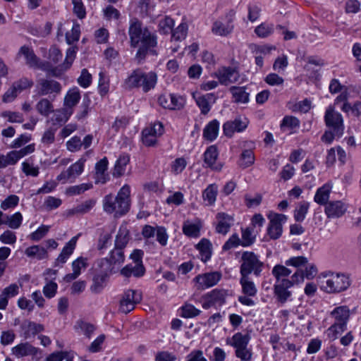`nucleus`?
I'll return each mask as SVG.
<instances>
[{"instance_id":"nucleus-1","label":"nucleus","mask_w":361,"mask_h":361,"mask_svg":"<svg viewBox=\"0 0 361 361\" xmlns=\"http://www.w3.org/2000/svg\"><path fill=\"white\" fill-rule=\"evenodd\" d=\"M130 46L140 47L136 53L135 59L140 63L147 54H156L154 48L157 46V37L147 27H142V24L137 19L130 20L128 29Z\"/></svg>"},{"instance_id":"nucleus-2","label":"nucleus","mask_w":361,"mask_h":361,"mask_svg":"<svg viewBox=\"0 0 361 361\" xmlns=\"http://www.w3.org/2000/svg\"><path fill=\"white\" fill-rule=\"evenodd\" d=\"M130 189L128 185H123L116 196L107 195L103 200V209L109 214H115L116 216L125 214L130 208Z\"/></svg>"},{"instance_id":"nucleus-3","label":"nucleus","mask_w":361,"mask_h":361,"mask_svg":"<svg viewBox=\"0 0 361 361\" xmlns=\"http://www.w3.org/2000/svg\"><path fill=\"white\" fill-rule=\"evenodd\" d=\"M321 289L328 293H339L345 290L350 285L348 276L344 274L325 272L322 274Z\"/></svg>"},{"instance_id":"nucleus-4","label":"nucleus","mask_w":361,"mask_h":361,"mask_svg":"<svg viewBox=\"0 0 361 361\" xmlns=\"http://www.w3.org/2000/svg\"><path fill=\"white\" fill-rule=\"evenodd\" d=\"M240 276H249L253 273L258 276L262 271L264 264L252 252H244L241 257Z\"/></svg>"},{"instance_id":"nucleus-5","label":"nucleus","mask_w":361,"mask_h":361,"mask_svg":"<svg viewBox=\"0 0 361 361\" xmlns=\"http://www.w3.org/2000/svg\"><path fill=\"white\" fill-rule=\"evenodd\" d=\"M324 121L326 126L341 137L344 132V124L342 115L336 111L334 107L329 106L325 112Z\"/></svg>"},{"instance_id":"nucleus-6","label":"nucleus","mask_w":361,"mask_h":361,"mask_svg":"<svg viewBox=\"0 0 361 361\" xmlns=\"http://www.w3.org/2000/svg\"><path fill=\"white\" fill-rule=\"evenodd\" d=\"M228 290L215 288L202 296V306L207 310L213 306H221L226 302Z\"/></svg>"},{"instance_id":"nucleus-7","label":"nucleus","mask_w":361,"mask_h":361,"mask_svg":"<svg viewBox=\"0 0 361 361\" xmlns=\"http://www.w3.org/2000/svg\"><path fill=\"white\" fill-rule=\"evenodd\" d=\"M235 16L234 10H230L225 16V21L221 20L215 21L212 27V32L219 36H226L231 33L234 25L233 24Z\"/></svg>"},{"instance_id":"nucleus-8","label":"nucleus","mask_w":361,"mask_h":361,"mask_svg":"<svg viewBox=\"0 0 361 361\" xmlns=\"http://www.w3.org/2000/svg\"><path fill=\"white\" fill-rule=\"evenodd\" d=\"M125 259L123 250L114 247L109 253V257L99 259L97 265L106 272H112L114 265H120Z\"/></svg>"},{"instance_id":"nucleus-9","label":"nucleus","mask_w":361,"mask_h":361,"mask_svg":"<svg viewBox=\"0 0 361 361\" xmlns=\"http://www.w3.org/2000/svg\"><path fill=\"white\" fill-rule=\"evenodd\" d=\"M36 90L39 96L53 94L55 97L61 93L62 86L56 80L40 78L37 82Z\"/></svg>"},{"instance_id":"nucleus-10","label":"nucleus","mask_w":361,"mask_h":361,"mask_svg":"<svg viewBox=\"0 0 361 361\" xmlns=\"http://www.w3.org/2000/svg\"><path fill=\"white\" fill-rule=\"evenodd\" d=\"M141 294L137 290L129 289L126 290L121 300L119 310L121 312L128 314L133 310L137 303L141 300Z\"/></svg>"},{"instance_id":"nucleus-11","label":"nucleus","mask_w":361,"mask_h":361,"mask_svg":"<svg viewBox=\"0 0 361 361\" xmlns=\"http://www.w3.org/2000/svg\"><path fill=\"white\" fill-rule=\"evenodd\" d=\"M221 279L220 272L212 271L196 276L193 281L196 283L198 290H204L216 285Z\"/></svg>"},{"instance_id":"nucleus-12","label":"nucleus","mask_w":361,"mask_h":361,"mask_svg":"<svg viewBox=\"0 0 361 361\" xmlns=\"http://www.w3.org/2000/svg\"><path fill=\"white\" fill-rule=\"evenodd\" d=\"M293 286V283L288 279L278 281L274 286V294L276 301L280 304H284L291 297V292L288 290Z\"/></svg>"},{"instance_id":"nucleus-13","label":"nucleus","mask_w":361,"mask_h":361,"mask_svg":"<svg viewBox=\"0 0 361 361\" xmlns=\"http://www.w3.org/2000/svg\"><path fill=\"white\" fill-rule=\"evenodd\" d=\"M214 75L218 78L219 82L223 85H228L236 82L239 78V73L232 67H221L215 72Z\"/></svg>"},{"instance_id":"nucleus-14","label":"nucleus","mask_w":361,"mask_h":361,"mask_svg":"<svg viewBox=\"0 0 361 361\" xmlns=\"http://www.w3.org/2000/svg\"><path fill=\"white\" fill-rule=\"evenodd\" d=\"M85 159H80L72 164L66 171L61 172L56 178L59 181L66 182L68 180H74L82 173L84 170Z\"/></svg>"},{"instance_id":"nucleus-15","label":"nucleus","mask_w":361,"mask_h":361,"mask_svg":"<svg viewBox=\"0 0 361 361\" xmlns=\"http://www.w3.org/2000/svg\"><path fill=\"white\" fill-rule=\"evenodd\" d=\"M247 125L248 121L246 118H236L233 121H228L224 124V133L227 137H231L235 132L243 131Z\"/></svg>"},{"instance_id":"nucleus-16","label":"nucleus","mask_w":361,"mask_h":361,"mask_svg":"<svg viewBox=\"0 0 361 361\" xmlns=\"http://www.w3.org/2000/svg\"><path fill=\"white\" fill-rule=\"evenodd\" d=\"M218 154V150L215 145H211L207 147L204 153V162L208 167L217 171H221L223 167L221 164L216 162Z\"/></svg>"},{"instance_id":"nucleus-17","label":"nucleus","mask_w":361,"mask_h":361,"mask_svg":"<svg viewBox=\"0 0 361 361\" xmlns=\"http://www.w3.org/2000/svg\"><path fill=\"white\" fill-rule=\"evenodd\" d=\"M346 210V205L341 201H331L326 204L324 212L328 218H339Z\"/></svg>"},{"instance_id":"nucleus-18","label":"nucleus","mask_w":361,"mask_h":361,"mask_svg":"<svg viewBox=\"0 0 361 361\" xmlns=\"http://www.w3.org/2000/svg\"><path fill=\"white\" fill-rule=\"evenodd\" d=\"M158 102L162 107L169 109H179L183 105L182 98L172 94L159 96Z\"/></svg>"},{"instance_id":"nucleus-19","label":"nucleus","mask_w":361,"mask_h":361,"mask_svg":"<svg viewBox=\"0 0 361 361\" xmlns=\"http://www.w3.org/2000/svg\"><path fill=\"white\" fill-rule=\"evenodd\" d=\"M78 236H79V235L73 237L65 245L61 252L60 253V255H59V257L56 258V259L55 261V266H58L60 264H63L65 262H66V261L68 260L69 257L72 255V253L73 252V251L76 247V243H77V241L78 239Z\"/></svg>"},{"instance_id":"nucleus-20","label":"nucleus","mask_w":361,"mask_h":361,"mask_svg":"<svg viewBox=\"0 0 361 361\" xmlns=\"http://www.w3.org/2000/svg\"><path fill=\"white\" fill-rule=\"evenodd\" d=\"M202 228V222L196 219L193 221H185L183 224V233L190 238H198Z\"/></svg>"},{"instance_id":"nucleus-21","label":"nucleus","mask_w":361,"mask_h":361,"mask_svg":"<svg viewBox=\"0 0 361 361\" xmlns=\"http://www.w3.org/2000/svg\"><path fill=\"white\" fill-rule=\"evenodd\" d=\"M216 219L218 221L216 226V232L226 235L229 231L233 224V217L226 213L220 212L216 214Z\"/></svg>"},{"instance_id":"nucleus-22","label":"nucleus","mask_w":361,"mask_h":361,"mask_svg":"<svg viewBox=\"0 0 361 361\" xmlns=\"http://www.w3.org/2000/svg\"><path fill=\"white\" fill-rule=\"evenodd\" d=\"M246 146L248 149H245L243 151L238 163L239 166L243 169L249 167L253 164L255 161V156L252 152V148L255 147L254 142H247Z\"/></svg>"},{"instance_id":"nucleus-23","label":"nucleus","mask_w":361,"mask_h":361,"mask_svg":"<svg viewBox=\"0 0 361 361\" xmlns=\"http://www.w3.org/2000/svg\"><path fill=\"white\" fill-rule=\"evenodd\" d=\"M108 159L104 157L99 160L95 165V183H105L108 179V173H106L108 168Z\"/></svg>"},{"instance_id":"nucleus-24","label":"nucleus","mask_w":361,"mask_h":361,"mask_svg":"<svg viewBox=\"0 0 361 361\" xmlns=\"http://www.w3.org/2000/svg\"><path fill=\"white\" fill-rule=\"evenodd\" d=\"M145 273V269L142 263L129 264L121 270V275L127 278L131 276L141 277Z\"/></svg>"},{"instance_id":"nucleus-25","label":"nucleus","mask_w":361,"mask_h":361,"mask_svg":"<svg viewBox=\"0 0 361 361\" xmlns=\"http://www.w3.org/2000/svg\"><path fill=\"white\" fill-rule=\"evenodd\" d=\"M102 269V273L97 274L94 276L92 284L90 286V290L94 293H99L106 286L107 279L111 272H106L104 269Z\"/></svg>"},{"instance_id":"nucleus-26","label":"nucleus","mask_w":361,"mask_h":361,"mask_svg":"<svg viewBox=\"0 0 361 361\" xmlns=\"http://www.w3.org/2000/svg\"><path fill=\"white\" fill-rule=\"evenodd\" d=\"M19 293V286L16 283H11L6 287L0 295V310H5L8 305V300L17 295Z\"/></svg>"},{"instance_id":"nucleus-27","label":"nucleus","mask_w":361,"mask_h":361,"mask_svg":"<svg viewBox=\"0 0 361 361\" xmlns=\"http://www.w3.org/2000/svg\"><path fill=\"white\" fill-rule=\"evenodd\" d=\"M73 109H58L54 111L53 116L51 118L52 127L57 126V128L66 122L69 117L73 114Z\"/></svg>"},{"instance_id":"nucleus-28","label":"nucleus","mask_w":361,"mask_h":361,"mask_svg":"<svg viewBox=\"0 0 361 361\" xmlns=\"http://www.w3.org/2000/svg\"><path fill=\"white\" fill-rule=\"evenodd\" d=\"M287 216L282 214L272 215V239L281 237L283 232V224L286 223Z\"/></svg>"},{"instance_id":"nucleus-29","label":"nucleus","mask_w":361,"mask_h":361,"mask_svg":"<svg viewBox=\"0 0 361 361\" xmlns=\"http://www.w3.org/2000/svg\"><path fill=\"white\" fill-rule=\"evenodd\" d=\"M141 85L140 87L145 92L153 89L157 81V75L154 72L145 73L141 70Z\"/></svg>"},{"instance_id":"nucleus-30","label":"nucleus","mask_w":361,"mask_h":361,"mask_svg":"<svg viewBox=\"0 0 361 361\" xmlns=\"http://www.w3.org/2000/svg\"><path fill=\"white\" fill-rule=\"evenodd\" d=\"M11 351L13 355L18 358L28 355H34L37 353L36 348L28 343H20L14 346Z\"/></svg>"},{"instance_id":"nucleus-31","label":"nucleus","mask_w":361,"mask_h":361,"mask_svg":"<svg viewBox=\"0 0 361 361\" xmlns=\"http://www.w3.org/2000/svg\"><path fill=\"white\" fill-rule=\"evenodd\" d=\"M335 319V323L346 326L350 317V310L346 306H340L336 307L331 313Z\"/></svg>"},{"instance_id":"nucleus-32","label":"nucleus","mask_w":361,"mask_h":361,"mask_svg":"<svg viewBox=\"0 0 361 361\" xmlns=\"http://www.w3.org/2000/svg\"><path fill=\"white\" fill-rule=\"evenodd\" d=\"M80 99V93L78 87L69 90L64 97V108L73 109V107L78 104Z\"/></svg>"},{"instance_id":"nucleus-33","label":"nucleus","mask_w":361,"mask_h":361,"mask_svg":"<svg viewBox=\"0 0 361 361\" xmlns=\"http://www.w3.org/2000/svg\"><path fill=\"white\" fill-rule=\"evenodd\" d=\"M36 68H39L46 72L48 75L54 77H59L64 73L61 64L57 66H54L50 61L39 62V60Z\"/></svg>"},{"instance_id":"nucleus-34","label":"nucleus","mask_w":361,"mask_h":361,"mask_svg":"<svg viewBox=\"0 0 361 361\" xmlns=\"http://www.w3.org/2000/svg\"><path fill=\"white\" fill-rule=\"evenodd\" d=\"M196 247L200 252V257L202 262H207L210 259L212 256V244L209 240L202 238L197 243Z\"/></svg>"},{"instance_id":"nucleus-35","label":"nucleus","mask_w":361,"mask_h":361,"mask_svg":"<svg viewBox=\"0 0 361 361\" xmlns=\"http://www.w3.org/2000/svg\"><path fill=\"white\" fill-rule=\"evenodd\" d=\"M249 341L250 336L248 335H243V334L238 332L235 334L231 338H227L226 344L233 346L235 349H238L247 347Z\"/></svg>"},{"instance_id":"nucleus-36","label":"nucleus","mask_w":361,"mask_h":361,"mask_svg":"<svg viewBox=\"0 0 361 361\" xmlns=\"http://www.w3.org/2000/svg\"><path fill=\"white\" fill-rule=\"evenodd\" d=\"M99 235L97 247L98 250L103 251L106 250L111 243V234L110 231L105 228H102L97 230Z\"/></svg>"},{"instance_id":"nucleus-37","label":"nucleus","mask_w":361,"mask_h":361,"mask_svg":"<svg viewBox=\"0 0 361 361\" xmlns=\"http://www.w3.org/2000/svg\"><path fill=\"white\" fill-rule=\"evenodd\" d=\"M331 188V185L329 184H325L319 188L315 193L314 200L319 204L326 205L329 199Z\"/></svg>"},{"instance_id":"nucleus-38","label":"nucleus","mask_w":361,"mask_h":361,"mask_svg":"<svg viewBox=\"0 0 361 361\" xmlns=\"http://www.w3.org/2000/svg\"><path fill=\"white\" fill-rule=\"evenodd\" d=\"M141 69L134 70L131 74L124 80L123 87L125 89H133L140 87L141 85Z\"/></svg>"},{"instance_id":"nucleus-39","label":"nucleus","mask_w":361,"mask_h":361,"mask_svg":"<svg viewBox=\"0 0 361 361\" xmlns=\"http://www.w3.org/2000/svg\"><path fill=\"white\" fill-rule=\"evenodd\" d=\"M218 194V187L216 184H210L202 192V199L207 206L214 204Z\"/></svg>"},{"instance_id":"nucleus-40","label":"nucleus","mask_w":361,"mask_h":361,"mask_svg":"<svg viewBox=\"0 0 361 361\" xmlns=\"http://www.w3.org/2000/svg\"><path fill=\"white\" fill-rule=\"evenodd\" d=\"M22 329L26 338L35 336L44 330L43 325L26 320L22 324Z\"/></svg>"},{"instance_id":"nucleus-41","label":"nucleus","mask_w":361,"mask_h":361,"mask_svg":"<svg viewBox=\"0 0 361 361\" xmlns=\"http://www.w3.org/2000/svg\"><path fill=\"white\" fill-rule=\"evenodd\" d=\"M229 90L235 102L243 104L248 102L249 93L246 92L245 87L232 86Z\"/></svg>"},{"instance_id":"nucleus-42","label":"nucleus","mask_w":361,"mask_h":361,"mask_svg":"<svg viewBox=\"0 0 361 361\" xmlns=\"http://www.w3.org/2000/svg\"><path fill=\"white\" fill-rule=\"evenodd\" d=\"M219 128V123L216 120L210 121L204 129V137L207 140L213 141L218 135Z\"/></svg>"},{"instance_id":"nucleus-43","label":"nucleus","mask_w":361,"mask_h":361,"mask_svg":"<svg viewBox=\"0 0 361 361\" xmlns=\"http://www.w3.org/2000/svg\"><path fill=\"white\" fill-rule=\"evenodd\" d=\"M130 161V157L128 154H121L116 161L113 176L120 177L124 174L126 167Z\"/></svg>"},{"instance_id":"nucleus-44","label":"nucleus","mask_w":361,"mask_h":361,"mask_svg":"<svg viewBox=\"0 0 361 361\" xmlns=\"http://www.w3.org/2000/svg\"><path fill=\"white\" fill-rule=\"evenodd\" d=\"M25 253L27 257H35L38 260L44 259L48 257L47 250L39 245H32L26 248Z\"/></svg>"},{"instance_id":"nucleus-45","label":"nucleus","mask_w":361,"mask_h":361,"mask_svg":"<svg viewBox=\"0 0 361 361\" xmlns=\"http://www.w3.org/2000/svg\"><path fill=\"white\" fill-rule=\"evenodd\" d=\"M19 54H21L25 56L26 63L30 67L37 68L39 58L35 54L32 49H30L28 47L23 46L20 48Z\"/></svg>"},{"instance_id":"nucleus-46","label":"nucleus","mask_w":361,"mask_h":361,"mask_svg":"<svg viewBox=\"0 0 361 361\" xmlns=\"http://www.w3.org/2000/svg\"><path fill=\"white\" fill-rule=\"evenodd\" d=\"M240 283L242 286L243 293L248 296H255L256 295V286L254 282L250 280V276H241Z\"/></svg>"},{"instance_id":"nucleus-47","label":"nucleus","mask_w":361,"mask_h":361,"mask_svg":"<svg viewBox=\"0 0 361 361\" xmlns=\"http://www.w3.org/2000/svg\"><path fill=\"white\" fill-rule=\"evenodd\" d=\"M23 221V215L18 212L12 215L5 216L4 224L11 229H18L20 227Z\"/></svg>"},{"instance_id":"nucleus-48","label":"nucleus","mask_w":361,"mask_h":361,"mask_svg":"<svg viewBox=\"0 0 361 361\" xmlns=\"http://www.w3.org/2000/svg\"><path fill=\"white\" fill-rule=\"evenodd\" d=\"M36 109L39 114L47 117L51 113L54 112V106L48 99L43 98L37 103Z\"/></svg>"},{"instance_id":"nucleus-49","label":"nucleus","mask_w":361,"mask_h":361,"mask_svg":"<svg viewBox=\"0 0 361 361\" xmlns=\"http://www.w3.org/2000/svg\"><path fill=\"white\" fill-rule=\"evenodd\" d=\"M196 104L201 110L202 114H207L210 110L209 100L212 99L213 95L212 94H207L205 95H199L195 97Z\"/></svg>"},{"instance_id":"nucleus-50","label":"nucleus","mask_w":361,"mask_h":361,"mask_svg":"<svg viewBox=\"0 0 361 361\" xmlns=\"http://www.w3.org/2000/svg\"><path fill=\"white\" fill-rule=\"evenodd\" d=\"M129 240V231L126 228H120L115 240V247L123 250Z\"/></svg>"},{"instance_id":"nucleus-51","label":"nucleus","mask_w":361,"mask_h":361,"mask_svg":"<svg viewBox=\"0 0 361 361\" xmlns=\"http://www.w3.org/2000/svg\"><path fill=\"white\" fill-rule=\"evenodd\" d=\"M96 201L87 200L70 210L71 214H84L89 212L95 205Z\"/></svg>"},{"instance_id":"nucleus-52","label":"nucleus","mask_w":361,"mask_h":361,"mask_svg":"<svg viewBox=\"0 0 361 361\" xmlns=\"http://www.w3.org/2000/svg\"><path fill=\"white\" fill-rule=\"evenodd\" d=\"M22 171L27 176L37 177L39 173V168L34 164L32 160L28 159L22 163Z\"/></svg>"},{"instance_id":"nucleus-53","label":"nucleus","mask_w":361,"mask_h":361,"mask_svg":"<svg viewBox=\"0 0 361 361\" xmlns=\"http://www.w3.org/2000/svg\"><path fill=\"white\" fill-rule=\"evenodd\" d=\"M310 203L305 201L301 202L294 211V219L298 222L302 221L308 212Z\"/></svg>"},{"instance_id":"nucleus-54","label":"nucleus","mask_w":361,"mask_h":361,"mask_svg":"<svg viewBox=\"0 0 361 361\" xmlns=\"http://www.w3.org/2000/svg\"><path fill=\"white\" fill-rule=\"evenodd\" d=\"M283 130H293L298 128L300 126V121L298 118L293 116H286L280 125Z\"/></svg>"},{"instance_id":"nucleus-55","label":"nucleus","mask_w":361,"mask_h":361,"mask_svg":"<svg viewBox=\"0 0 361 361\" xmlns=\"http://www.w3.org/2000/svg\"><path fill=\"white\" fill-rule=\"evenodd\" d=\"M35 149V145L30 144L19 150L11 151V153L17 163L21 158L32 153Z\"/></svg>"},{"instance_id":"nucleus-56","label":"nucleus","mask_w":361,"mask_h":361,"mask_svg":"<svg viewBox=\"0 0 361 361\" xmlns=\"http://www.w3.org/2000/svg\"><path fill=\"white\" fill-rule=\"evenodd\" d=\"M77 52L76 47H71L68 48L66 51V59L63 63L61 64L63 68L64 72H66L68 69H69L75 60Z\"/></svg>"},{"instance_id":"nucleus-57","label":"nucleus","mask_w":361,"mask_h":361,"mask_svg":"<svg viewBox=\"0 0 361 361\" xmlns=\"http://www.w3.org/2000/svg\"><path fill=\"white\" fill-rule=\"evenodd\" d=\"M80 29L79 24L75 23L70 32L66 34V41L68 44L78 42L80 38Z\"/></svg>"},{"instance_id":"nucleus-58","label":"nucleus","mask_w":361,"mask_h":361,"mask_svg":"<svg viewBox=\"0 0 361 361\" xmlns=\"http://www.w3.org/2000/svg\"><path fill=\"white\" fill-rule=\"evenodd\" d=\"M187 164V161L185 158H176L171 164V172L175 175L181 173L185 169Z\"/></svg>"},{"instance_id":"nucleus-59","label":"nucleus","mask_w":361,"mask_h":361,"mask_svg":"<svg viewBox=\"0 0 361 361\" xmlns=\"http://www.w3.org/2000/svg\"><path fill=\"white\" fill-rule=\"evenodd\" d=\"M174 26V20L170 17H165L159 23V31L163 34L172 32Z\"/></svg>"},{"instance_id":"nucleus-60","label":"nucleus","mask_w":361,"mask_h":361,"mask_svg":"<svg viewBox=\"0 0 361 361\" xmlns=\"http://www.w3.org/2000/svg\"><path fill=\"white\" fill-rule=\"evenodd\" d=\"M201 311L191 304H185L181 307V316L185 318H191L198 316Z\"/></svg>"},{"instance_id":"nucleus-61","label":"nucleus","mask_w":361,"mask_h":361,"mask_svg":"<svg viewBox=\"0 0 361 361\" xmlns=\"http://www.w3.org/2000/svg\"><path fill=\"white\" fill-rule=\"evenodd\" d=\"M290 273L291 271L283 265H276L272 270V274L276 277V281L286 279L285 277L289 276Z\"/></svg>"},{"instance_id":"nucleus-62","label":"nucleus","mask_w":361,"mask_h":361,"mask_svg":"<svg viewBox=\"0 0 361 361\" xmlns=\"http://www.w3.org/2000/svg\"><path fill=\"white\" fill-rule=\"evenodd\" d=\"M188 32V25L185 23H181L174 30L172 31V38L175 40H181L185 39Z\"/></svg>"},{"instance_id":"nucleus-63","label":"nucleus","mask_w":361,"mask_h":361,"mask_svg":"<svg viewBox=\"0 0 361 361\" xmlns=\"http://www.w3.org/2000/svg\"><path fill=\"white\" fill-rule=\"evenodd\" d=\"M13 85L20 94L23 90L30 88L33 85V81L27 78H22L14 82Z\"/></svg>"},{"instance_id":"nucleus-64","label":"nucleus","mask_w":361,"mask_h":361,"mask_svg":"<svg viewBox=\"0 0 361 361\" xmlns=\"http://www.w3.org/2000/svg\"><path fill=\"white\" fill-rule=\"evenodd\" d=\"M262 195L259 194H255L253 195L247 194L245 195V203L248 208L257 207L262 202Z\"/></svg>"}]
</instances>
